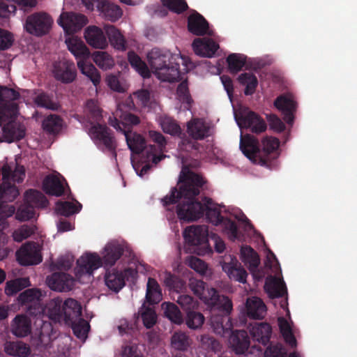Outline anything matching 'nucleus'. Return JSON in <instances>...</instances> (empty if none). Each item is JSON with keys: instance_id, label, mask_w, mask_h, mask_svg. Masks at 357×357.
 Masks as SVG:
<instances>
[{"instance_id": "obj_1", "label": "nucleus", "mask_w": 357, "mask_h": 357, "mask_svg": "<svg viewBox=\"0 0 357 357\" xmlns=\"http://www.w3.org/2000/svg\"><path fill=\"white\" fill-rule=\"evenodd\" d=\"M205 182L198 174L190 170L182 171L178 179V190L173 188L169 195L162 199L163 205L167 207L183 199L176 206L179 219L190 222L206 215L209 222L215 226L220 225L225 217L221 215L219 206L211 198L204 197L202 201L196 198Z\"/></svg>"}, {"instance_id": "obj_2", "label": "nucleus", "mask_w": 357, "mask_h": 357, "mask_svg": "<svg viewBox=\"0 0 357 357\" xmlns=\"http://www.w3.org/2000/svg\"><path fill=\"white\" fill-rule=\"evenodd\" d=\"M126 246L117 241L108 243L101 258L97 253H89L82 256L77 261L75 275L77 278L83 275L91 277L95 270L104 266L112 267L121 258Z\"/></svg>"}, {"instance_id": "obj_3", "label": "nucleus", "mask_w": 357, "mask_h": 357, "mask_svg": "<svg viewBox=\"0 0 357 357\" xmlns=\"http://www.w3.org/2000/svg\"><path fill=\"white\" fill-rule=\"evenodd\" d=\"M147 59L153 73L159 79L168 82L182 79L178 61L183 60V58L179 54L154 47L147 54Z\"/></svg>"}, {"instance_id": "obj_4", "label": "nucleus", "mask_w": 357, "mask_h": 357, "mask_svg": "<svg viewBox=\"0 0 357 357\" xmlns=\"http://www.w3.org/2000/svg\"><path fill=\"white\" fill-rule=\"evenodd\" d=\"M69 51L75 56L77 66L81 73L86 75L97 86L100 82V75L98 69L91 63L84 60L89 58L90 52L84 42L77 37H70L66 40Z\"/></svg>"}, {"instance_id": "obj_5", "label": "nucleus", "mask_w": 357, "mask_h": 357, "mask_svg": "<svg viewBox=\"0 0 357 357\" xmlns=\"http://www.w3.org/2000/svg\"><path fill=\"white\" fill-rule=\"evenodd\" d=\"M188 286L194 294L199 297L206 305L218 306L226 313L232 308L231 299L227 296L220 295L215 288H209L207 284L202 280L190 278Z\"/></svg>"}, {"instance_id": "obj_6", "label": "nucleus", "mask_w": 357, "mask_h": 357, "mask_svg": "<svg viewBox=\"0 0 357 357\" xmlns=\"http://www.w3.org/2000/svg\"><path fill=\"white\" fill-rule=\"evenodd\" d=\"M89 135L95 144L100 149H106L116 156V141L112 130L105 124L97 123L89 128Z\"/></svg>"}, {"instance_id": "obj_7", "label": "nucleus", "mask_w": 357, "mask_h": 357, "mask_svg": "<svg viewBox=\"0 0 357 357\" xmlns=\"http://www.w3.org/2000/svg\"><path fill=\"white\" fill-rule=\"evenodd\" d=\"M53 24V20L45 12H36L27 16L24 24L26 31L33 36L41 37L47 34Z\"/></svg>"}, {"instance_id": "obj_8", "label": "nucleus", "mask_w": 357, "mask_h": 357, "mask_svg": "<svg viewBox=\"0 0 357 357\" xmlns=\"http://www.w3.org/2000/svg\"><path fill=\"white\" fill-rule=\"evenodd\" d=\"M235 119L240 128L249 130L252 133L258 135L266 130V121L255 112L244 110L235 114Z\"/></svg>"}, {"instance_id": "obj_9", "label": "nucleus", "mask_w": 357, "mask_h": 357, "mask_svg": "<svg viewBox=\"0 0 357 357\" xmlns=\"http://www.w3.org/2000/svg\"><path fill=\"white\" fill-rule=\"evenodd\" d=\"M19 91L8 86H0V121L5 116H13L17 112Z\"/></svg>"}, {"instance_id": "obj_10", "label": "nucleus", "mask_w": 357, "mask_h": 357, "mask_svg": "<svg viewBox=\"0 0 357 357\" xmlns=\"http://www.w3.org/2000/svg\"><path fill=\"white\" fill-rule=\"evenodd\" d=\"M208 227L206 225H192L183 231V237L188 243L192 245H200L204 248L206 252H212L208 245Z\"/></svg>"}, {"instance_id": "obj_11", "label": "nucleus", "mask_w": 357, "mask_h": 357, "mask_svg": "<svg viewBox=\"0 0 357 357\" xmlns=\"http://www.w3.org/2000/svg\"><path fill=\"white\" fill-rule=\"evenodd\" d=\"M240 149L242 153L253 162L260 165L266 164L264 158L261 155L259 140L250 134H245L241 137Z\"/></svg>"}, {"instance_id": "obj_12", "label": "nucleus", "mask_w": 357, "mask_h": 357, "mask_svg": "<svg viewBox=\"0 0 357 357\" xmlns=\"http://www.w3.org/2000/svg\"><path fill=\"white\" fill-rule=\"evenodd\" d=\"M17 260L22 266L40 264L43 257L38 243L30 241L22 245L16 252Z\"/></svg>"}, {"instance_id": "obj_13", "label": "nucleus", "mask_w": 357, "mask_h": 357, "mask_svg": "<svg viewBox=\"0 0 357 357\" xmlns=\"http://www.w3.org/2000/svg\"><path fill=\"white\" fill-rule=\"evenodd\" d=\"M58 24L68 34H73L81 30L86 24L88 20L82 14L63 13L58 19Z\"/></svg>"}, {"instance_id": "obj_14", "label": "nucleus", "mask_w": 357, "mask_h": 357, "mask_svg": "<svg viewBox=\"0 0 357 357\" xmlns=\"http://www.w3.org/2000/svg\"><path fill=\"white\" fill-rule=\"evenodd\" d=\"M149 137L154 143L157 144L150 145L146 151V160L151 161L153 164L157 165L163 158L166 157L164 154H158V153H162L165 149L167 142L163 135L158 131L150 130L149 132Z\"/></svg>"}, {"instance_id": "obj_15", "label": "nucleus", "mask_w": 357, "mask_h": 357, "mask_svg": "<svg viewBox=\"0 0 357 357\" xmlns=\"http://www.w3.org/2000/svg\"><path fill=\"white\" fill-rule=\"evenodd\" d=\"M52 73L56 80L63 84L72 83L77 77L75 63L67 60L55 62L53 64Z\"/></svg>"}, {"instance_id": "obj_16", "label": "nucleus", "mask_w": 357, "mask_h": 357, "mask_svg": "<svg viewBox=\"0 0 357 357\" xmlns=\"http://www.w3.org/2000/svg\"><path fill=\"white\" fill-rule=\"evenodd\" d=\"M19 112L17 106V112L13 116H5L2 121H0V126L2 127L3 136L4 141L10 143L14 141H19L25 136V130L20 126L14 123L15 119L17 118Z\"/></svg>"}, {"instance_id": "obj_17", "label": "nucleus", "mask_w": 357, "mask_h": 357, "mask_svg": "<svg viewBox=\"0 0 357 357\" xmlns=\"http://www.w3.org/2000/svg\"><path fill=\"white\" fill-rule=\"evenodd\" d=\"M187 27L188 31L195 36L213 35L212 31L209 29L208 21L195 10L188 17Z\"/></svg>"}, {"instance_id": "obj_18", "label": "nucleus", "mask_w": 357, "mask_h": 357, "mask_svg": "<svg viewBox=\"0 0 357 357\" xmlns=\"http://www.w3.org/2000/svg\"><path fill=\"white\" fill-rule=\"evenodd\" d=\"M274 106L283 114L284 121L291 125L294 120L296 102L290 94L279 96L274 101Z\"/></svg>"}, {"instance_id": "obj_19", "label": "nucleus", "mask_w": 357, "mask_h": 357, "mask_svg": "<svg viewBox=\"0 0 357 357\" xmlns=\"http://www.w3.org/2000/svg\"><path fill=\"white\" fill-rule=\"evenodd\" d=\"M47 281L52 289L59 291H70L75 282V279L70 275L61 272L52 273L47 278Z\"/></svg>"}, {"instance_id": "obj_20", "label": "nucleus", "mask_w": 357, "mask_h": 357, "mask_svg": "<svg viewBox=\"0 0 357 357\" xmlns=\"http://www.w3.org/2000/svg\"><path fill=\"white\" fill-rule=\"evenodd\" d=\"M231 349L236 354H245L250 347V340L248 332L245 330H235L231 332L229 339Z\"/></svg>"}, {"instance_id": "obj_21", "label": "nucleus", "mask_w": 357, "mask_h": 357, "mask_svg": "<svg viewBox=\"0 0 357 357\" xmlns=\"http://www.w3.org/2000/svg\"><path fill=\"white\" fill-rule=\"evenodd\" d=\"M86 43L93 48L103 50L108 45L104 31L96 26H89L84 31Z\"/></svg>"}, {"instance_id": "obj_22", "label": "nucleus", "mask_w": 357, "mask_h": 357, "mask_svg": "<svg viewBox=\"0 0 357 357\" xmlns=\"http://www.w3.org/2000/svg\"><path fill=\"white\" fill-rule=\"evenodd\" d=\"M192 48L196 54L204 57H213L219 49V45L211 38H197L192 42Z\"/></svg>"}, {"instance_id": "obj_23", "label": "nucleus", "mask_w": 357, "mask_h": 357, "mask_svg": "<svg viewBox=\"0 0 357 357\" xmlns=\"http://www.w3.org/2000/svg\"><path fill=\"white\" fill-rule=\"evenodd\" d=\"M210 127L202 119L193 118L187 123V132L195 140H202L210 135Z\"/></svg>"}, {"instance_id": "obj_24", "label": "nucleus", "mask_w": 357, "mask_h": 357, "mask_svg": "<svg viewBox=\"0 0 357 357\" xmlns=\"http://www.w3.org/2000/svg\"><path fill=\"white\" fill-rule=\"evenodd\" d=\"M262 146L261 155L264 158L266 162L264 166L270 167L273 160L277 157V151L280 146V141L276 137H266L262 140Z\"/></svg>"}, {"instance_id": "obj_25", "label": "nucleus", "mask_w": 357, "mask_h": 357, "mask_svg": "<svg viewBox=\"0 0 357 357\" xmlns=\"http://www.w3.org/2000/svg\"><path fill=\"white\" fill-rule=\"evenodd\" d=\"M250 333L254 340L266 345L270 342L272 334V328L266 322L250 324Z\"/></svg>"}, {"instance_id": "obj_26", "label": "nucleus", "mask_w": 357, "mask_h": 357, "mask_svg": "<svg viewBox=\"0 0 357 357\" xmlns=\"http://www.w3.org/2000/svg\"><path fill=\"white\" fill-rule=\"evenodd\" d=\"M247 316L252 319H262L266 313V306L258 297L248 298L245 303Z\"/></svg>"}, {"instance_id": "obj_27", "label": "nucleus", "mask_w": 357, "mask_h": 357, "mask_svg": "<svg viewBox=\"0 0 357 357\" xmlns=\"http://www.w3.org/2000/svg\"><path fill=\"white\" fill-rule=\"evenodd\" d=\"M82 316V306L80 303L71 298L66 299L63 303V319L68 324L77 321Z\"/></svg>"}, {"instance_id": "obj_28", "label": "nucleus", "mask_w": 357, "mask_h": 357, "mask_svg": "<svg viewBox=\"0 0 357 357\" xmlns=\"http://www.w3.org/2000/svg\"><path fill=\"white\" fill-rule=\"evenodd\" d=\"M264 289L271 298H282L287 294L284 282L276 277L270 276L266 280Z\"/></svg>"}, {"instance_id": "obj_29", "label": "nucleus", "mask_w": 357, "mask_h": 357, "mask_svg": "<svg viewBox=\"0 0 357 357\" xmlns=\"http://www.w3.org/2000/svg\"><path fill=\"white\" fill-rule=\"evenodd\" d=\"M10 326L12 333L18 337H26L31 331V321L24 314L17 315L12 321Z\"/></svg>"}, {"instance_id": "obj_30", "label": "nucleus", "mask_w": 357, "mask_h": 357, "mask_svg": "<svg viewBox=\"0 0 357 357\" xmlns=\"http://www.w3.org/2000/svg\"><path fill=\"white\" fill-rule=\"evenodd\" d=\"M122 133L125 135L128 146L132 153L139 154L145 149L146 140L142 135L126 129H123Z\"/></svg>"}, {"instance_id": "obj_31", "label": "nucleus", "mask_w": 357, "mask_h": 357, "mask_svg": "<svg viewBox=\"0 0 357 357\" xmlns=\"http://www.w3.org/2000/svg\"><path fill=\"white\" fill-rule=\"evenodd\" d=\"M121 120L119 121L116 117H109V123L116 130L122 132L123 129L130 130L132 126H137L140 123L139 118L131 113H124L121 116Z\"/></svg>"}, {"instance_id": "obj_32", "label": "nucleus", "mask_w": 357, "mask_h": 357, "mask_svg": "<svg viewBox=\"0 0 357 357\" xmlns=\"http://www.w3.org/2000/svg\"><path fill=\"white\" fill-rule=\"evenodd\" d=\"M43 189L46 194L60 197L64 193V186L59 176H47L43 182Z\"/></svg>"}, {"instance_id": "obj_33", "label": "nucleus", "mask_w": 357, "mask_h": 357, "mask_svg": "<svg viewBox=\"0 0 357 357\" xmlns=\"http://www.w3.org/2000/svg\"><path fill=\"white\" fill-rule=\"evenodd\" d=\"M211 308V316L210 318L211 325L214 332L218 334H222L225 331L224 321L225 317L228 316L233 307L227 313L223 312L222 308L218 306L208 305Z\"/></svg>"}, {"instance_id": "obj_34", "label": "nucleus", "mask_w": 357, "mask_h": 357, "mask_svg": "<svg viewBox=\"0 0 357 357\" xmlns=\"http://www.w3.org/2000/svg\"><path fill=\"white\" fill-rule=\"evenodd\" d=\"M104 29L111 45L116 50L124 51L126 50V41L123 35L114 25L105 24Z\"/></svg>"}, {"instance_id": "obj_35", "label": "nucleus", "mask_w": 357, "mask_h": 357, "mask_svg": "<svg viewBox=\"0 0 357 357\" xmlns=\"http://www.w3.org/2000/svg\"><path fill=\"white\" fill-rule=\"evenodd\" d=\"M222 270L227 274L228 277L233 280L241 283H245L248 273L244 268L236 263H223Z\"/></svg>"}, {"instance_id": "obj_36", "label": "nucleus", "mask_w": 357, "mask_h": 357, "mask_svg": "<svg viewBox=\"0 0 357 357\" xmlns=\"http://www.w3.org/2000/svg\"><path fill=\"white\" fill-rule=\"evenodd\" d=\"M4 351L9 356L27 357L30 353V347L21 341L6 342L4 344Z\"/></svg>"}, {"instance_id": "obj_37", "label": "nucleus", "mask_w": 357, "mask_h": 357, "mask_svg": "<svg viewBox=\"0 0 357 357\" xmlns=\"http://www.w3.org/2000/svg\"><path fill=\"white\" fill-rule=\"evenodd\" d=\"M161 288L155 279L149 278L146 284V299L151 304H157L162 300Z\"/></svg>"}, {"instance_id": "obj_38", "label": "nucleus", "mask_w": 357, "mask_h": 357, "mask_svg": "<svg viewBox=\"0 0 357 357\" xmlns=\"http://www.w3.org/2000/svg\"><path fill=\"white\" fill-rule=\"evenodd\" d=\"M105 280L108 288L115 292H119L125 286L122 274L115 268L107 271Z\"/></svg>"}, {"instance_id": "obj_39", "label": "nucleus", "mask_w": 357, "mask_h": 357, "mask_svg": "<svg viewBox=\"0 0 357 357\" xmlns=\"http://www.w3.org/2000/svg\"><path fill=\"white\" fill-rule=\"evenodd\" d=\"M241 255L243 261L248 266L250 271H255L259 264V255L250 246H243L241 249Z\"/></svg>"}, {"instance_id": "obj_40", "label": "nucleus", "mask_w": 357, "mask_h": 357, "mask_svg": "<svg viewBox=\"0 0 357 357\" xmlns=\"http://www.w3.org/2000/svg\"><path fill=\"white\" fill-rule=\"evenodd\" d=\"M24 202L33 208H45L48 202L45 195L38 190L29 189L24 194Z\"/></svg>"}, {"instance_id": "obj_41", "label": "nucleus", "mask_w": 357, "mask_h": 357, "mask_svg": "<svg viewBox=\"0 0 357 357\" xmlns=\"http://www.w3.org/2000/svg\"><path fill=\"white\" fill-rule=\"evenodd\" d=\"M25 177V169L23 166L16 165L14 170L7 165L2 167V179L9 182L22 183Z\"/></svg>"}, {"instance_id": "obj_42", "label": "nucleus", "mask_w": 357, "mask_h": 357, "mask_svg": "<svg viewBox=\"0 0 357 357\" xmlns=\"http://www.w3.org/2000/svg\"><path fill=\"white\" fill-rule=\"evenodd\" d=\"M20 195L18 188L10 182L3 180L0 184V200L5 202H13Z\"/></svg>"}, {"instance_id": "obj_43", "label": "nucleus", "mask_w": 357, "mask_h": 357, "mask_svg": "<svg viewBox=\"0 0 357 357\" xmlns=\"http://www.w3.org/2000/svg\"><path fill=\"white\" fill-rule=\"evenodd\" d=\"M237 80L238 83L245 86L244 94L251 96L255 93L258 86V79L252 73H243L238 75Z\"/></svg>"}, {"instance_id": "obj_44", "label": "nucleus", "mask_w": 357, "mask_h": 357, "mask_svg": "<svg viewBox=\"0 0 357 357\" xmlns=\"http://www.w3.org/2000/svg\"><path fill=\"white\" fill-rule=\"evenodd\" d=\"M98 10L102 13L107 20L111 22H116L123 14L122 10L119 6L108 1L103 2L98 6Z\"/></svg>"}, {"instance_id": "obj_45", "label": "nucleus", "mask_w": 357, "mask_h": 357, "mask_svg": "<svg viewBox=\"0 0 357 357\" xmlns=\"http://www.w3.org/2000/svg\"><path fill=\"white\" fill-rule=\"evenodd\" d=\"M128 59L130 66L144 78L150 77L151 73L146 63L135 52L130 51L128 53Z\"/></svg>"}, {"instance_id": "obj_46", "label": "nucleus", "mask_w": 357, "mask_h": 357, "mask_svg": "<svg viewBox=\"0 0 357 357\" xmlns=\"http://www.w3.org/2000/svg\"><path fill=\"white\" fill-rule=\"evenodd\" d=\"M63 126V119L56 114H50L45 117L42 123L43 130L50 134H56Z\"/></svg>"}, {"instance_id": "obj_47", "label": "nucleus", "mask_w": 357, "mask_h": 357, "mask_svg": "<svg viewBox=\"0 0 357 357\" xmlns=\"http://www.w3.org/2000/svg\"><path fill=\"white\" fill-rule=\"evenodd\" d=\"M228 69L231 74H237L244 67L246 56L243 54L232 53L227 57Z\"/></svg>"}, {"instance_id": "obj_48", "label": "nucleus", "mask_w": 357, "mask_h": 357, "mask_svg": "<svg viewBox=\"0 0 357 357\" xmlns=\"http://www.w3.org/2000/svg\"><path fill=\"white\" fill-rule=\"evenodd\" d=\"M82 204L79 202H77V204H75L68 201H59L56 204V213L65 217H68L75 213H79L82 209Z\"/></svg>"}, {"instance_id": "obj_49", "label": "nucleus", "mask_w": 357, "mask_h": 357, "mask_svg": "<svg viewBox=\"0 0 357 357\" xmlns=\"http://www.w3.org/2000/svg\"><path fill=\"white\" fill-rule=\"evenodd\" d=\"M163 282L169 290L178 294L185 288V282L179 277L170 272H165L163 276Z\"/></svg>"}, {"instance_id": "obj_50", "label": "nucleus", "mask_w": 357, "mask_h": 357, "mask_svg": "<svg viewBox=\"0 0 357 357\" xmlns=\"http://www.w3.org/2000/svg\"><path fill=\"white\" fill-rule=\"evenodd\" d=\"M30 286V282L27 278H20L6 282L5 293L12 296L20 291L23 289Z\"/></svg>"}, {"instance_id": "obj_51", "label": "nucleus", "mask_w": 357, "mask_h": 357, "mask_svg": "<svg viewBox=\"0 0 357 357\" xmlns=\"http://www.w3.org/2000/svg\"><path fill=\"white\" fill-rule=\"evenodd\" d=\"M172 347L178 351H185L190 344L189 336L184 332H175L171 338Z\"/></svg>"}, {"instance_id": "obj_52", "label": "nucleus", "mask_w": 357, "mask_h": 357, "mask_svg": "<svg viewBox=\"0 0 357 357\" xmlns=\"http://www.w3.org/2000/svg\"><path fill=\"white\" fill-rule=\"evenodd\" d=\"M160 126L162 130L171 135H180L182 133L180 126L176 120L169 116H163L160 119Z\"/></svg>"}, {"instance_id": "obj_53", "label": "nucleus", "mask_w": 357, "mask_h": 357, "mask_svg": "<svg viewBox=\"0 0 357 357\" xmlns=\"http://www.w3.org/2000/svg\"><path fill=\"white\" fill-rule=\"evenodd\" d=\"M92 57L96 64L102 69H110L114 66L112 57L106 52H95Z\"/></svg>"}, {"instance_id": "obj_54", "label": "nucleus", "mask_w": 357, "mask_h": 357, "mask_svg": "<svg viewBox=\"0 0 357 357\" xmlns=\"http://www.w3.org/2000/svg\"><path fill=\"white\" fill-rule=\"evenodd\" d=\"M72 325V329L74 335L80 340H86L90 328V325L87 321L83 318H79L78 321L70 323Z\"/></svg>"}, {"instance_id": "obj_55", "label": "nucleus", "mask_w": 357, "mask_h": 357, "mask_svg": "<svg viewBox=\"0 0 357 357\" xmlns=\"http://www.w3.org/2000/svg\"><path fill=\"white\" fill-rule=\"evenodd\" d=\"M165 307V315L172 322L180 324L183 322V316L179 308L172 303H165L163 305Z\"/></svg>"}, {"instance_id": "obj_56", "label": "nucleus", "mask_w": 357, "mask_h": 357, "mask_svg": "<svg viewBox=\"0 0 357 357\" xmlns=\"http://www.w3.org/2000/svg\"><path fill=\"white\" fill-rule=\"evenodd\" d=\"M86 109L87 111L88 119L91 126L99 123L102 119V111L95 101L89 100L86 102Z\"/></svg>"}, {"instance_id": "obj_57", "label": "nucleus", "mask_w": 357, "mask_h": 357, "mask_svg": "<svg viewBox=\"0 0 357 357\" xmlns=\"http://www.w3.org/2000/svg\"><path fill=\"white\" fill-rule=\"evenodd\" d=\"M205 318L204 315L194 310L187 312L186 325L191 329H197L202 327L204 322Z\"/></svg>"}, {"instance_id": "obj_58", "label": "nucleus", "mask_w": 357, "mask_h": 357, "mask_svg": "<svg viewBox=\"0 0 357 357\" xmlns=\"http://www.w3.org/2000/svg\"><path fill=\"white\" fill-rule=\"evenodd\" d=\"M163 6L168 8L170 11L181 14L188 9V6L185 0H160Z\"/></svg>"}, {"instance_id": "obj_59", "label": "nucleus", "mask_w": 357, "mask_h": 357, "mask_svg": "<svg viewBox=\"0 0 357 357\" xmlns=\"http://www.w3.org/2000/svg\"><path fill=\"white\" fill-rule=\"evenodd\" d=\"M121 357H144L143 352L136 343L131 342H126L121 347Z\"/></svg>"}, {"instance_id": "obj_60", "label": "nucleus", "mask_w": 357, "mask_h": 357, "mask_svg": "<svg viewBox=\"0 0 357 357\" xmlns=\"http://www.w3.org/2000/svg\"><path fill=\"white\" fill-rule=\"evenodd\" d=\"M176 301L183 310L186 311V313L196 309L199 305L197 301L188 294H178Z\"/></svg>"}, {"instance_id": "obj_61", "label": "nucleus", "mask_w": 357, "mask_h": 357, "mask_svg": "<svg viewBox=\"0 0 357 357\" xmlns=\"http://www.w3.org/2000/svg\"><path fill=\"white\" fill-rule=\"evenodd\" d=\"M35 215L34 208L24 202L15 212V218L21 222L27 221L33 218Z\"/></svg>"}, {"instance_id": "obj_62", "label": "nucleus", "mask_w": 357, "mask_h": 357, "mask_svg": "<svg viewBox=\"0 0 357 357\" xmlns=\"http://www.w3.org/2000/svg\"><path fill=\"white\" fill-rule=\"evenodd\" d=\"M34 232L35 229L33 227L24 225L14 231L13 237L15 241L22 242L24 239L30 237L32 234H34Z\"/></svg>"}, {"instance_id": "obj_63", "label": "nucleus", "mask_w": 357, "mask_h": 357, "mask_svg": "<svg viewBox=\"0 0 357 357\" xmlns=\"http://www.w3.org/2000/svg\"><path fill=\"white\" fill-rule=\"evenodd\" d=\"M200 342L202 347L206 350L211 351L215 353L220 351L221 349V345L220 342L213 337H211L210 335H202Z\"/></svg>"}, {"instance_id": "obj_64", "label": "nucleus", "mask_w": 357, "mask_h": 357, "mask_svg": "<svg viewBox=\"0 0 357 357\" xmlns=\"http://www.w3.org/2000/svg\"><path fill=\"white\" fill-rule=\"evenodd\" d=\"M265 357H287V351L280 344H271L264 352Z\"/></svg>"}]
</instances>
